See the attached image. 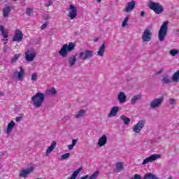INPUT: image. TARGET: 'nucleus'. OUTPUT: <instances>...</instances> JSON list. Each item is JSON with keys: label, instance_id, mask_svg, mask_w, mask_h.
Returning <instances> with one entry per match:
<instances>
[{"label": "nucleus", "instance_id": "e2e57ef3", "mask_svg": "<svg viewBox=\"0 0 179 179\" xmlns=\"http://www.w3.org/2000/svg\"><path fill=\"white\" fill-rule=\"evenodd\" d=\"M13 1H17V0H13Z\"/></svg>", "mask_w": 179, "mask_h": 179}, {"label": "nucleus", "instance_id": "9d476101", "mask_svg": "<svg viewBox=\"0 0 179 179\" xmlns=\"http://www.w3.org/2000/svg\"><path fill=\"white\" fill-rule=\"evenodd\" d=\"M22 40H23V33L20 29H16L15 31V35L13 38V41L20 43Z\"/></svg>", "mask_w": 179, "mask_h": 179}, {"label": "nucleus", "instance_id": "de8ad7c7", "mask_svg": "<svg viewBox=\"0 0 179 179\" xmlns=\"http://www.w3.org/2000/svg\"><path fill=\"white\" fill-rule=\"evenodd\" d=\"M145 11H141V12L140 15L141 16V17H145Z\"/></svg>", "mask_w": 179, "mask_h": 179}, {"label": "nucleus", "instance_id": "13d9d810", "mask_svg": "<svg viewBox=\"0 0 179 179\" xmlns=\"http://www.w3.org/2000/svg\"><path fill=\"white\" fill-rule=\"evenodd\" d=\"M97 2H101V0H97Z\"/></svg>", "mask_w": 179, "mask_h": 179}, {"label": "nucleus", "instance_id": "ddd939ff", "mask_svg": "<svg viewBox=\"0 0 179 179\" xmlns=\"http://www.w3.org/2000/svg\"><path fill=\"white\" fill-rule=\"evenodd\" d=\"M14 76L15 78H17L20 82H23V78L24 77V69L21 68L20 71H15Z\"/></svg>", "mask_w": 179, "mask_h": 179}, {"label": "nucleus", "instance_id": "423d86ee", "mask_svg": "<svg viewBox=\"0 0 179 179\" xmlns=\"http://www.w3.org/2000/svg\"><path fill=\"white\" fill-rule=\"evenodd\" d=\"M94 55V52L90 50H85L83 52H80L78 58L83 61H86V59H90V58H93Z\"/></svg>", "mask_w": 179, "mask_h": 179}, {"label": "nucleus", "instance_id": "37998d69", "mask_svg": "<svg viewBox=\"0 0 179 179\" xmlns=\"http://www.w3.org/2000/svg\"><path fill=\"white\" fill-rule=\"evenodd\" d=\"M131 179H142V178L141 177V175L135 174Z\"/></svg>", "mask_w": 179, "mask_h": 179}, {"label": "nucleus", "instance_id": "f8f14e48", "mask_svg": "<svg viewBox=\"0 0 179 179\" xmlns=\"http://www.w3.org/2000/svg\"><path fill=\"white\" fill-rule=\"evenodd\" d=\"M135 1H129L124 9V12L127 13L132 12L135 9Z\"/></svg>", "mask_w": 179, "mask_h": 179}, {"label": "nucleus", "instance_id": "c03bdc74", "mask_svg": "<svg viewBox=\"0 0 179 179\" xmlns=\"http://www.w3.org/2000/svg\"><path fill=\"white\" fill-rule=\"evenodd\" d=\"M1 33H2V36L4 38H8V37H9V36L8 35V33H6L5 31Z\"/></svg>", "mask_w": 179, "mask_h": 179}, {"label": "nucleus", "instance_id": "680f3d73", "mask_svg": "<svg viewBox=\"0 0 179 179\" xmlns=\"http://www.w3.org/2000/svg\"><path fill=\"white\" fill-rule=\"evenodd\" d=\"M94 41H97V39H95Z\"/></svg>", "mask_w": 179, "mask_h": 179}, {"label": "nucleus", "instance_id": "603ef678", "mask_svg": "<svg viewBox=\"0 0 179 179\" xmlns=\"http://www.w3.org/2000/svg\"><path fill=\"white\" fill-rule=\"evenodd\" d=\"M87 178H89V175H85V176L81 177L80 179H87Z\"/></svg>", "mask_w": 179, "mask_h": 179}, {"label": "nucleus", "instance_id": "b1692460", "mask_svg": "<svg viewBox=\"0 0 179 179\" xmlns=\"http://www.w3.org/2000/svg\"><path fill=\"white\" fill-rule=\"evenodd\" d=\"M82 170H83V167L78 168L73 173L71 177L68 179H76V177H78V175L79 174V173H80V171H82Z\"/></svg>", "mask_w": 179, "mask_h": 179}, {"label": "nucleus", "instance_id": "39448f33", "mask_svg": "<svg viewBox=\"0 0 179 179\" xmlns=\"http://www.w3.org/2000/svg\"><path fill=\"white\" fill-rule=\"evenodd\" d=\"M34 171V166H33V164H29L27 169H21L20 171L19 177H21V178H27L28 176Z\"/></svg>", "mask_w": 179, "mask_h": 179}, {"label": "nucleus", "instance_id": "5701e85b", "mask_svg": "<svg viewBox=\"0 0 179 179\" xmlns=\"http://www.w3.org/2000/svg\"><path fill=\"white\" fill-rule=\"evenodd\" d=\"M15 125H16V123L15 122H13V120L10 121V122H9L8 124V126H7V134H10L12 132V130L15 127Z\"/></svg>", "mask_w": 179, "mask_h": 179}, {"label": "nucleus", "instance_id": "473e14b6", "mask_svg": "<svg viewBox=\"0 0 179 179\" xmlns=\"http://www.w3.org/2000/svg\"><path fill=\"white\" fill-rule=\"evenodd\" d=\"M99 177V171H96L94 173L92 174L88 178L89 179H97Z\"/></svg>", "mask_w": 179, "mask_h": 179}, {"label": "nucleus", "instance_id": "dca6fc26", "mask_svg": "<svg viewBox=\"0 0 179 179\" xmlns=\"http://www.w3.org/2000/svg\"><path fill=\"white\" fill-rule=\"evenodd\" d=\"M12 11V8L8 4H5L4 7L2 9L3 16L4 17H9V14Z\"/></svg>", "mask_w": 179, "mask_h": 179}, {"label": "nucleus", "instance_id": "f257e3e1", "mask_svg": "<svg viewBox=\"0 0 179 179\" xmlns=\"http://www.w3.org/2000/svg\"><path fill=\"white\" fill-rule=\"evenodd\" d=\"M75 47H76V44L75 43L70 42L69 44H64L59 51V55L62 57V58H66V57H68V52L73 51V50H75Z\"/></svg>", "mask_w": 179, "mask_h": 179}, {"label": "nucleus", "instance_id": "412c9836", "mask_svg": "<svg viewBox=\"0 0 179 179\" xmlns=\"http://www.w3.org/2000/svg\"><path fill=\"white\" fill-rule=\"evenodd\" d=\"M76 56L75 55H71L69 58V66L72 67L73 66V65H75V64L76 63Z\"/></svg>", "mask_w": 179, "mask_h": 179}, {"label": "nucleus", "instance_id": "0eeeda50", "mask_svg": "<svg viewBox=\"0 0 179 179\" xmlns=\"http://www.w3.org/2000/svg\"><path fill=\"white\" fill-rule=\"evenodd\" d=\"M145 124L146 120H143L138 121V122L135 124L132 128L134 132H135L136 134H139V132H141V131H142V129H143V127H145Z\"/></svg>", "mask_w": 179, "mask_h": 179}, {"label": "nucleus", "instance_id": "393cba45", "mask_svg": "<svg viewBox=\"0 0 179 179\" xmlns=\"http://www.w3.org/2000/svg\"><path fill=\"white\" fill-rule=\"evenodd\" d=\"M171 80L174 83H178L179 82V70L177 71L172 76L171 78Z\"/></svg>", "mask_w": 179, "mask_h": 179}, {"label": "nucleus", "instance_id": "f3484780", "mask_svg": "<svg viewBox=\"0 0 179 179\" xmlns=\"http://www.w3.org/2000/svg\"><path fill=\"white\" fill-rule=\"evenodd\" d=\"M120 111V108L118 106H114L112 108L110 113L108 115V117L109 118H111V117H116L117 113Z\"/></svg>", "mask_w": 179, "mask_h": 179}, {"label": "nucleus", "instance_id": "a878e982", "mask_svg": "<svg viewBox=\"0 0 179 179\" xmlns=\"http://www.w3.org/2000/svg\"><path fill=\"white\" fill-rule=\"evenodd\" d=\"M144 179H159L157 176L153 174L152 173H148L143 177Z\"/></svg>", "mask_w": 179, "mask_h": 179}, {"label": "nucleus", "instance_id": "2eb2a0df", "mask_svg": "<svg viewBox=\"0 0 179 179\" xmlns=\"http://www.w3.org/2000/svg\"><path fill=\"white\" fill-rule=\"evenodd\" d=\"M162 103H163V98L155 99L150 103V107L151 108H156V107H159Z\"/></svg>", "mask_w": 179, "mask_h": 179}, {"label": "nucleus", "instance_id": "c9c22d12", "mask_svg": "<svg viewBox=\"0 0 179 179\" xmlns=\"http://www.w3.org/2000/svg\"><path fill=\"white\" fill-rule=\"evenodd\" d=\"M70 156H71V154L69 152H67V153L64 154L63 155H62L61 159L62 160H66V159H68Z\"/></svg>", "mask_w": 179, "mask_h": 179}, {"label": "nucleus", "instance_id": "3c124183", "mask_svg": "<svg viewBox=\"0 0 179 179\" xmlns=\"http://www.w3.org/2000/svg\"><path fill=\"white\" fill-rule=\"evenodd\" d=\"M0 30H1V33L5 31V29L3 28V26L0 25Z\"/></svg>", "mask_w": 179, "mask_h": 179}, {"label": "nucleus", "instance_id": "8fccbe9b", "mask_svg": "<svg viewBox=\"0 0 179 179\" xmlns=\"http://www.w3.org/2000/svg\"><path fill=\"white\" fill-rule=\"evenodd\" d=\"M74 146H75V145H73V144L69 145V150H72V149H73V147H74Z\"/></svg>", "mask_w": 179, "mask_h": 179}, {"label": "nucleus", "instance_id": "79ce46f5", "mask_svg": "<svg viewBox=\"0 0 179 179\" xmlns=\"http://www.w3.org/2000/svg\"><path fill=\"white\" fill-rule=\"evenodd\" d=\"M169 103L171 106H174L176 104V99H169Z\"/></svg>", "mask_w": 179, "mask_h": 179}, {"label": "nucleus", "instance_id": "a19ab883", "mask_svg": "<svg viewBox=\"0 0 179 179\" xmlns=\"http://www.w3.org/2000/svg\"><path fill=\"white\" fill-rule=\"evenodd\" d=\"M50 93H51V94H57V90H55V88H51L49 90Z\"/></svg>", "mask_w": 179, "mask_h": 179}, {"label": "nucleus", "instance_id": "cd10ccee", "mask_svg": "<svg viewBox=\"0 0 179 179\" xmlns=\"http://www.w3.org/2000/svg\"><path fill=\"white\" fill-rule=\"evenodd\" d=\"M22 57V54L17 53L15 54L10 59V64H15L16 61H17L18 59H20Z\"/></svg>", "mask_w": 179, "mask_h": 179}, {"label": "nucleus", "instance_id": "4be33fe9", "mask_svg": "<svg viewBox=\"0 0 179 179\" xmlns=\"http://www.w3.org/2000/svg\"><path fill=\"white\" fill-rule=\"evenodd\" d=\"M119 103H125L126 100H127V96L125 95V93H124L123 92H121L118 96H117Z\"/></svg>", "mask_w": 179, "mask_h": 179}, {"label": "nucleus", "instance_id": "4468645a", "mask_svg": "<svg viewBox=\"0 0 179 179\" xmlns=\"http://www.w3.org/2000/svg\"><path fill=\"white\" fill-rule=\"evenodd\" d=\"M36 58V52L28 50L25 52V59L28 62H31Z\"/></svg>", "mask_w": 179, "mask_h": 179}, {"label": "nucleus", "instance_id": "7c9ffc66", "mask_svg": "<svg viewBox=\"0 0 179 179\" xmlns=\"http://www.w3.org/2000/svg\"><path fill=\"white\" fill-rule=\"evenodd\" d=\"M141 98V94H137L133 97V99L131 100V104H135L138 100Z\"/></svg>", "mask_w": 179, "mask_h": 179}, {"label": "nucleus", "instance_id": "e433bc0d", "mask_svg": "<svg viewBox=\"0 0 179 179\" xmlns=\"http://www.w3.org/2000/svg\"><path fill=\"white\" fill-rule=\"evenodd\" d=\"M31 13H33V8H28L26 9V15H27V16H30Z\"/></svg>", "mask_w": 179, "mask_h": 179}, {"label": "nucleus", "instance_id": "6e6d98bb", "mask_svg": "<svg viewBox=\"0 0 179 179\" xmlns=\"http://www.w3.org/2000/svg\"><path fill=\"white\" fill-rule=\"evenodd\" d=\"M50 20V17L47 16L45 18V20Z\"/></svg>", "mask_w": 179, "mask_h": 179}, {"label": "nucleus", "instance_id": "c85d7f7f", "mask_svg": "<svg viewBox=\"0 0 179 179\" xmlns=\"http://www.w3.org/2000/svg\"><path fill=\"white\" fill-rule=\"evenodd\" d=\"M120 120H122L124 125H128V124L131 122V119L129 117H127V116L124 115L120 116Z\"/></svg>", "mask_w": 179, "mask_h": 179}, {"label": "nucleus", "instance_id": "f704fd0d", "mask_svg": "<svg viewBox=\"0 0 179 179\" xmlns=\"http://www.w3.org/2000/svg\"><path fill=\"white\" fill-rule=\"evenodd\" d=\"M178 52H179L178 50L173 49L170 51V55H172V57H176V55H177Z\"/></svg>", "mask_w": 179, "mask_h": 179}, {"label": "nucleus", "instance_id": "2f4dec72", "mask_svg": "<svg viewBox=\"0 0 179 179\" xmlns=\"http://www.w3.org/2000/svg\"><path fill=\"white\" fill-rule=\"evenodd\" d=\"M85 113L86 111H85V110H80L76 115V118H81V117H83V115H85Z\"/></svg>", "mask_w": 179, "mask_h": 179}, {"label": "nucleus", "instance_id": "4d7b16f0", "mask_svg": "<svg viewBox=\"0 0 179 179\" xmlns=\"http://www.w3.org/2000/svg\"><path fill=\"white\" fill-rule=\"evenodd\" d=\"M167 179H173V178L171 176H170L169 178H168Z\"/></svg>", "mask_w": 179, "mask_h": 179}, {"label": "nucleus", "instance_id": "49530a36", "mask_svg": "<svg viewBox=\"0 0 179 179\" xmlns=\"http://www.w3.org/2000/svg\"><path fill=\"white\" fill-rule=\"evenodd\" d=\"M22 117H17L16 118H15V121H16V122H19V121H22Z\"/></svg>", "mask_w": 179, "mask_h": 179}, {"label": "nucleus", "instance_id": "bf43d9fd", "mask_svg": "<svg viewBox=\"0 0 179 179\" xmlns=\"http://www.w3.org/2000/svg\"><path fill=\"white\" fill-rule=\"evenodd\" d=\"M178 32H179V29L177 30Z\"/></svg>", "mask_w": 179, "mask_h": 179}, {"label": "nucleus", "instance_id": "20e7f679", "mask_svg": "<svg viewBox=\"0 0 179 179\" xmlns=\"http://www.w3.org/2000/svg\"><path fill=\"white\" fill-rule=\"evenodd\" d=\"M169 30V22H164L158 32V38L159 41L161 42L164 41V39L166 38V36H167V31Z\"/></svg>", "mask_w": 179, "mask_h": 179}, {"label": "nucleus", "instance_id": "aec40b11", "mask_svg": "<svg viewBox=\"0 0 179 179\" xmlns=\"http://www.w3.org/2000/svg\"><path fill=\"white\" fill-rule=\"evenodd\" d=\"M107 143V136L103 135L98 141V145L101 148V146H104Z\"/></svg>", "mask_w": 179, "mask_h": 179}, {"label": "nucleus", "instance_id": "1a4fd4ad", "mask_svg": "<svg viewBox=\"0 0 179 179\" xmlns=\"http://www.w3.org/2000/svg\"><path fill=\"white\" fill-rule=\"evenodd\" d=\"M76 16H78V9L75 6L71 5L69 10V17L71 20H73Z\"/></svg>", "mask_w": 179, "mask_h": 179}, {"label": "nucleus", "instance_id": "72a5a7b5", "mask_svg": "<svg viewBox=\"0 0 179 179\" xmlns=\"http://www.w3.org/2000/svg\"><path fill=\"white\" fill-rule=\"evenodd\" d=\"M128 20H129V16H126L124 20H123L122 23V27H125V26H127V23H128Z\"/></svg>", "mask_w": 179, "mask_h": 179}, {"label": "nucleus", "instance_id": "5fc2aeb1", "mask_svg": "<svg viewBox=\"0 0 179 179\" xmlns=\"http://www.w3.org/2000/svg\"><path fill=\"white\" fill-rule=\"evenodd\" d=\"M0 96H3V92L0 91Z\"/></svg>", "mask_w": 179, "mask_h": 179}, {"label": "nucleus", "instance_id": "0e129e2a", "mask_svg": "<svg viewBox=\"0 0 179 179\" xmlns=\"http://www.w3.org/2000/svg\"><path fill=\"white\" fill-rule=\"evenodd\" d=\"M37 179H43V178H37Z\"/></svg>", "mask_w": 179, "mask_h": 179}, {"label": "nucleus", "instance_id": "09e8293b", "mask_svg": "<svg viewBox=\"0 0 179 179\" xmlns=\"http://www.w3.org/2000/svg\"><path fill=\"white\" fill-rule=\"evenodd\" d=\"M76 142H78V140L76 139H73L72 140V145H73L75 146V145H76Z\"/></svg>", "mask_w": 179, "mask_h": 179}, {"label": "nucleus", "instance_id": "6e6552de", "mask_svg": "<svg viewBox=\"0 0 179 179\" xmlns=\"http://www.w3.org/2000/svg\"><path fill=\"white\" fill-rule=\"evenodd\" d=\"M157 159H160V155L153 154L150 157L145 158L143 161L142 164L143 166H145V164H148V163H152V162H155V160H157Z\"/></svg>", "mask_w": 179, "mask_h": 179}, {"label": "nucleus", "instance_id": "6ab92c4d", "mask_svg": "<svg viewBox=\"0 0 179 179\" xmlns=\"http://www.w3.org/2000/svg\"><path fill=\"white\" fill-rule=\"evenodd\" d=\"M104 51H106V43H103L102 45L100 46L99 51L97 52V55L99 57H103Z\"/></svg>", "mask_w": 179, "mask_h": 179}, {"label": "nucleus", "instance_id": "ea45409f", "mask_svg": "<svg viewBox=\"0 0 179 179\" xmlns=\"http://www.w3.org/2000/svg\"><path fill=\"white\" fill-rule=\"evenodd\" d=\"M52 0H48L47 3H45V6L48 8V6H51L52 5Z\"/></svg>", "mask_w": 179, "mask_h": 179}, {"label": "nucleus", "instance_id": "864d4df0", "mask_svg": "<svg viewBox=\"0 0 179 179\" xmlns=\"http://www.w3.org/2000/svg\"><path fill=\"white\" fill-rule=\"evenodd\" d=\"M162 72H163V69H161L160 71L156 73V75H159V73H162Z\"/></svg>", "mask_w": 179, "mask_h": 179}, {"label": "nucleus", "instance_id": "bb28decb", "mask_svg": "<svg viewBox=\"0 0 179 179\" xmlns=\"http://www.w3.org/2000/svg\"><path fill=\"white\" fill-rule=\"evenodd\" d=\"M162 83L166 85H169V83H171V80H170V77H169L167 75H165L162 76Z\"/></svg>", "mask_w": 179, "mask_h": 179}, {"label": "nucleus", "instance_id": "c756f323", "mask_svg": "<svg viewBox=\"0 0 179 179\" xmlns=\"http://www.w3.org/2000/svg\"><path fill=\"white\" fill-rule=\"evenodd\" d=\"M124 169V164L122 162H117L116 164V170L117 173H120L121 170Z\"/></svg>", "mask_w": 179, "mask_h": 179}, {"label": "nucleus", "instance_id": "7ed1b4c3", "mask_svg": "<svg viewBox=\"0 0 179 179\" xmlns=\"http://www.w3.org/2000/svg\"><path fill=\"white\" fill-rule=\"evenodd\" d=\"M148 8H150L151 10H153L156 15H162V13L164 12V7H163V6H162L159 2L150 1Z\"/></svg>", "mask_w": 179, "mask_h": 179}, {"label": "nucleus", "instance_id": "58836bf2", "mask_svg": "<svg viewBox=\"0 0 179 179\" xmlns=\"http://www.w3.org/2000/svg\"><path fill=\"white\" fill-rule=\"evenodd\" d=\"M31 80H33L34 82H36L37 80V73H34L31 76Z\"/></svg>", "mask_w": 179, "mask_h": 179}, {"label": "nucleus", "instance_id": "a18cd8bd", "mask_svg": "<svg viewBox=\"0 0 179 179\" xmlns=\"http://www.w3.org/2000/svg\"><path fill=\"white\" fill-rule=\"evenodd\" d=\"M8 45H5L3 48V52H8Z\"/></svg>", "mask_w": 179, "mask_h": 179}, {"label": "nucleus", "instance_id": "052dcab7", "mask_svg": "<svg viewBox=\"0 0 179 179\" xmlns=\"http://www.w3.org/2000/svg\"><path fill=\"white\" fill-rule=\"evenodd\" d=\"M6 41H8V38L6 39Z\"/></svg>", "mask_w": 179, "mask_h": 179}, {"label": "nucleus", "instance_id": "a211bd4d", "mask_svg": "<svg viewBox=\"0 0 179 179\" xmlns=\"http://www.w3.org/2000/svg\"><path fill=\"white\" fill-rule=\"evenodd\" d=\"M57 146V142L55 141H52L50 144V146H49L47 150H46V156H48V155H50V153H51V152H52V150H54V149H55Z\"/></svg>", "mask_w": 179, "mask_h": 179}, {"label": "nucleus", "instance_id": "9b49d317", "mask_svg": "<svg viewBox=\"0 0 179 179\" xmlns=\"http://www.w3.org/2000/svg\"><path fill=\"white\" fill-rule=\"evenodd\" d=\"M142 40L143 41L149 42L150 40H152V33L150 32V30L145 29L144 30V32L142 36Z\"/></svg>", "mask_w": 179, "mask_h": 179}, {"label": "nucleus", "instance_id": "f03ea898", "mask_svg": "<svg viewBox=\"0 0 179 179\" xmlns=\"http://www.w3.org/2000/svg\"><path fill=\"white\" fill-rule=\"evenodd\" d=\"M45 99V95L44 93L37 92L31 98L34 107H36V108H40V107L43 106V103H44Z\"/></svg>", "mask_w": 179, "mask_h": 179}, {"label": "nucleus", "instance_id": "4c0bfd02", "mask_svg": "<svg viewBox=\"0 0 179 179\" xmlns=\"http://www.w3.org/2000/svg\"><path fill=\"white\" fill-rule=\"evenodd\" d=\"M49 23L50 22L46 21L43 24L41 25V29L44 30V29H45L48 26Z\"/></svg>", "mask_w": 179, "mask_h": 179}]
</instances>
